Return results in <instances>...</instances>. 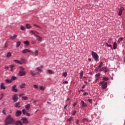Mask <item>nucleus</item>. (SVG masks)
<instances>
[{"label": "nucleus", "mask_w": 125, "mask_h": 125, "mask_svg": "<svg viewBox=\"0 0 125 125\" xmlns=\"http://www.w3.org/2000/svg\"><path fill=\"white\" fill-rule=\"evenodd\" d=\"M33 26H34V27H36V28H41V27L36 24H34Z\"/></svg>", "instance_id": "8fccbe9b"}, {"label": "nucleus", "mask_w": 125, "mask_h": 125, "mask_svg": "<svg viewBox=\"0 0 125 125\" xmlns=\"http://www.w3.org/2000/svg\"><path fill=\"white\" fill-rule=\"evenodd\" d=\"M88 102H89L90 103H92V99H89V100H88Z\"/></svg>", "instance_id": "4d7b16f0"}, {"label": "nucleus", "mask_w": 125, "mask_h": 125, "mask_svg": "<svg viewBox=\"0 0 125 125\" xmlns=\"http://www.w3.org/2000/svg\"><path fill=\"white\" fill-rule=\"evenodd\" d=\"M36 102H38V101H34L33 102V103H36Z\"/></svg>", "instance_id": "774afa93"}, {"label": "nucleus", "mask_w": 125, "mask_h": 125, "mask_svg": "<svg viewBox=\"0 0 125 125\" xmlns=\"http://www.w3.org/2000/svg\"><path fill=\"white\" fill-rule=\"evenodd\" d=\"M117 49V42H114L113 43V49Z\"/></svg>", "instance_id": "7c9ffc66"}, {"label": "nucleus", "mask_w": 125, "mask_h": 125, "mask_svg": "<svg viewBox=\"0 0 125 125\" xmlns=\"http://www.w3.org/2000/svg\"><path fill=\"white\" fill-rule=\"evenodd\" d=\"M21 31H25V27H24V26L23 25H21Z\"/></svg>", "instance_id": "79ce46f5"}, {"label": "nucleus", "mask_w": 125, "mask_h": 125, "mask_svg": "<svg viewBox=\"0 0 125 125\" xmlns=\"http://www.w3.org/2000/svg\"><path fill=\"white\" fill-rule=\"evenodd\" d=\"M8 46H7V42H6L5 43V45H4V48H7Z\"/></svg>", "instance_id": "603ef678"}, {"label": "nucleus", "mask_w": 125, "mask_h": 125, "mask_svg": "<svg viewBox=\"0 0 125 125\" xmlns=\"http://www.w3.org/2000/svg\"><path fill=\"white\" fill-rule=\"evenodd\" d=\"M33 86L35 88H36V89H38V88H39V86H38V85H33Z\"/></svg>", "instance_id": "49530a36"}, {"label": "nucleus", "mask_w": 125, "mask_h": 125, "mask_svg": "<svg viewBox=\"0 0 125 125\" xmlns=\"http://www.w3.org/2000/svg\"><path fill=\"white\" fill-rule=\"evenodd\" d=\"M107 46H108V47H112V45L109 44L107 43H106Z\"/></svg>", "instance_id": "5fc2aeb1"}, {"label": "nucleus", "mask_w": 125, "mask_h": 125, "mask_svg": "<svg viewBox=\"0 0 125 125\" xmlns=\"http://www.w3.org/2000/svg\"><path fill=\"white\" fill-rule=\"evenodd\" d=\"M42 69L40 68V67H37L36 69V71H38L37 72V74H40V73H41L42 72Z\"/></svg>", "instance_id": "b1692460"}, {"label": "nucleus", "mask_w": 125, "mask_h": 125, "mask_svg": "<svg viewBox=\"0 0 125 125\" xmlns=\"http://www.w3.org/2000/svg\"><path fill=\"white\" fill-rule=\"evenodd\" d=\"M88 94L86 92H84L83 94V95H84V96H85V95H87Z\"/></svg>", "instance_id": "13d9d810"}, {"label": "nucleus", "mask_w": 125, "mask_h": 125, "mask_svg": "<svg viewBox=\"0 0 125 125\" xmlns=\"http://www.w3.org/2000/svg\"><path fill=\"white\" fill-rule=\"evenodd\" d=\"M28 52H31V50L28 49H25L22 51V53H28Z\"/></svg>", "instance_id": "f3484780"}, {"label": "nucleus", "mask_w": 125, "mask_h": 125, "mask_svg": "<svg viewBox=\"0 0 125 125\" xmlns=\"http://www.w3.org/2000/svg\"><path fill=\"white\" fill-rule=\"evenodd\" d=\"M27 99H28V98H27V97H22V100H27Z\"/></svg>", "instance_id": "de8ad7c7"}, {"label": "nucleus", "mask_w": 125, "mask_h": 125, "mask_svg": "<svg viewBox=\"0 0 125 125\" xmlns=\"http://www.w3.org/2000/svg\"><path fill=\"white\" fill-rule=\"evenodd\" d=\"M23 95H24V94H21L20 95V97H21V96H23Z\"/></svg>", "instance_id": "e2e57ef3"}, {"label": "nucleus", "mask_w": 125, "mask_h": 125, "mask_svg": "<svg viewBox=\"0 0 125 125\" xmlns=\"http://www.w3.org/2000/svg\"><path fill=\"white\" fill-rule=\"evenodd\" d=\"M25 26L26 29H32V25L30 24H26Z\"/></svg>", "instance_id": "412c9836"}, {"label": "nucleus", "mask_w": 125, "mask_h": 125, "mask_svg": "<svg viewBox=\"0 0 125 125\" xmlns=\"http://www.w3.org/2000/svg\"><path fill=\"white\" fill-rule=\"evenodd\" d=\"M106 69V67H103L99 69L100 72H102V71H104Z\"/></svg>", "instance_id": "ea45409f"}, {"label": "nucleus", "mask_w": 125, "mask_h": 125, "mask_svg": "<svg viewBox=\"0 0 125 125\" xmlns=\"http://www.w3.org/2000/svg\"><path fill=\"white\" fill-rule=\"evenodd\" d=\"M15 121L14 118L11 115H9L4 120L5 124L4 125H14Z\"/></svg>", "instance_id": "f257e3e1"}, {"label": "nucleus", "mask_w": 125, "mask_h": 125, "mask_svg": "<svg viewBox=\"0 0 125 125\" xmlns=\"http://www.w3.org/2000/svg\"><path fill=\"white\" fill-rule=\"evenodd\" d=\"M77 113V111H76V110H74L73 111H72V116H75V115H76V113Z\"/></svg>", "instance_id": "a18cd8bd"}, {"label": "nucleus", "mask_w": 125, "mask_h": 125, "mask_svg": "<svg viewBox=\"0 0 125 125\" xmlns=\"http://www.w3.org/2000/svg\"><path fill=\"white\" fill-rule=\"evenodd\" d=\"M81 106L82 107H87V104L83 102V101H81Z\"/></svg>", "instance_id": "dca6fc26"}, {"label": "nucleus", "mask_w": 125, "mask_h": 125, "mask_svg": "<svg viewBox=\"0 0 125 125\" xmlns=\"http://www.w3.org/2000/svg\"><path fill=\"white\" fill-rule=\"evenodd\" d=\"M88 60L90 62V61H91V59L89 58V59H88Z\"/></svg>", "instance_id": "338daca9"}, {"label": "nucleus", "mask_w": 125, "mask_h": 125, "mask_svg": "<svg viewBox=\"0 0 125 125\" xmlns=\"http://www.w3.org/2000/svg\"><path fill=\"white\" fill-rule=\"evenodd\" d=\"M22 115V111L21 110H17L16 111L15 116L16 117H20Z\"/></svg>", "instance_id": "423d86ee"}, {"label": "nucleus", "mask_w": 125, "mask_h": 125, "mask_svg": "<svg viewBox=\"0 0 125 125\" xmlns=\"http://www.w3.org/2000/svg\"><path fill=\"white\" fill-rule=\"evenodd\" d=\"M30 75L32 76V77H34V76H36L37 75V73H34L33 70L30 71Z\"/></svg>", "instance_id": "a878e982"}, {"label": "nucleus", "mask_w": 125, "mask_h": 125, "mask_svg": "<svg viewBox=\"0 0 125 125\" xmlns=\"http://www.w3.org/2000/svg\"><path fill=\"white\" fill-rule=\"evenodd\" d=\"M40 88L41 90H42L43 91V90H44V87H43V86H40Z\"/></svg>", "instance_id": "09e8293b"}, {"label": "nucleus", "mask_w": 125, "mask_h": 125, "mask_svg": "<svg viewBox=\"0 0 125 125\" xmlns=\"http://www.w3.org/2000/svg\"><path fill=\"white\" fill-rule=\"evenodd\" d=\"M15 107L16 108H20V107H21V106H20V103H17L15 105Z\"/></svg>", "instance_id": "393cba45"}, {"label": "nucleus", "mask_w": 125, "mask_h": 125, "mask_svg": "<svg viewBox=\"0 0 125 125\" xmlns=\"http://www.w3.org/2000/svg\"><path fill=\"white\" fill-rule=\"evenodd\" d=\"M67 121L71 123V122H74V118L71 117L69 119H67Z\"/></svg>", "instance_id": "2f4dec72"}, {"label": "nucleus", "mask_w": 125, "mask_h": 125, "mask_svg": "<svg viewBox=\"0 0 125 125\" xmlns=\"http://www.w3.org/2000/svg\"><path fill=\"white\" fill-rule=\"evenodd\" d=\"M103 81H109V78L106 77H104L103 78Z\"/></svg>", "instance_id": "e433bc0d"}, {"label": "nucleus", "mask_w": 125, "mask_h": 125, "mask_svg": "<svg viewBox=\"0 0 125 125\" xmlns=\"http://www.w3.org/2000/svg\"><path fill=\"white\" fill-rule=\"evenodd\" d=\"M12 55V53L11 52H8L6 55L7 58H9V57H11Z\"/></svg>", "instance_id": "5701e85b"}, {"label": "nucleus", "mask_w": 125, "mask_h": 125, "mask_svg": "<svg viewBox=\"0 0 125 125\" xmlns=\"http://www.w3.org/2000/svg\"><path fill=\"white\" fill-rule=\"evenodd\" d=\"M2 113H3L4 115H6V113H5V109H3L2 111Z\"/></svg>", "instance_id": "864d4df0"}, {"label": "nucleus", "mask_w": 125, "mask_h": 125, "mask_svg": "<svg viewBox=\"0 0 125 125\" xmlns=\"http://www.w3.org/2000/svg\"><path fill=\"white\" fill-rule=\"evenodd\" d=\"M22 112L23 115H26L27 117H30V116H31V114L27 112L26 111V110H25L24 109H23L22 110Z\"/></svg>", "instance_id": "9d476101"}, {"label": "nucleus", "mask_w": 125, "mask_h": 125, "mask_svg": "<svg viewBox=\"0 0 125 125\" xmlns=\"http://www.w3.org/2000/svg\"><path fill=\"white\" fill-rule=\"evenodd\" d=\"M14 102H17V101H18V95L17 94H16V95H14L13 97V98H12Z\"/></svg>", "instance_id": "0eeeda50"}, {"label": "nucleus", "mask_w": 125, "mask_h": 125, "mask_svg": "<svg viewBox=\"0 0 125 125\" xmlns=\"http://www.w3.org/2000/svg\"><path fill=\"white\" fill-rule=\"evenodd\" d=\"M108 71H109V69L108 68V67H105V69L104 70V73H107V72H108Z\"/></svg>", "instance_id": "a19ab883"}, {"label": "nucleus", "mask_w": 125, "mask_h": 125, "mask_svg": "<svg viewBox=\"0 0 125 125\" xmlns=\"http://www.w3.org/2000/svg\"><path fill=\"white\" fill-rule=\"evenodd\" d=\"M83 71H81V73L80 74V79L83 78Z\"/></svg>", "instance_id": "c9c22d12"}, {"label": "nucleus", "mask_w": 125, "mask_h": 125, "mask_svg": "<svg viewBox=\"0 0 125 125\" xmlns=\"http://www.w3.org/2000/svg\"><path fill=\"white\" fill-rule=\"evenodd\" d=\"M21 121L22 122V124H24V125H27V124H29V121H28V119L25 117L22 118L21 119Z\"/></svg>", "instance_id": "39448f33"}, {"label": "nucleus", "mask_w": 125, "mask_h": 125, "mask_svg": "<svg viewBox=\"0 0 125 125\" xmlns=\"http://www.w3.org/2000/svg\"><path fill=\"white\" fill-rule=\"evenodd\" d=\"M123 40V37H120L119 39H118V43H120Z\"/></svg>", "instance_id": "4c0bfd02"}, {"label": "nucleus", "mask_w": 125, "mask_h": 125, "mask_svg": "<svg viewBox=\"0 0 125 125\" xmlns=\"http://www.w3.org/2000/svg\"><path fill=\"white\" fill-rule=\"evenodd\" d=\"M75 106H77V103H74L73 104V106H74V107H75Z\"/></svg>", "instance_id": "bf43d9fd"}, {"label": "nucleus", "mask_w": 125, "mask_h": 125, "mask_svg": "<svg viewBox=\"0 0 125 125\" xmlns=\"http://www.w3.org/2000/svg\"><path fill=\"white\" fill-rule=\"evenodd\" d=\"M46 74L52 75V74H54V72L53 71H52V70H51V69H48L46 70Z\"/></svg>", "instance_id": "2eb2a0df"}, {"label": "nucleus", "mask_w": 125, "mask_h": 125, "mask_svg": "<svg viewBox=\"0 0 125 125\" xmlns=\"http://www.w3.org/2000/svg\"><path fill=\"white\" fill-rule=\"evenodd\" d=\"M20 45H21V42H20V41L17 42H16V47L17 48L19 47V46H20Z\"/></svg>", "instance_id": "aec40b11"}, {"label": "nucleus", "mask_w": 125, "mask_h": 125, "mask_svg": "<svg viewBox=\"0 0 125 125\" xmlns=\"http://www.w3.org/2000/svg\"><path fill=\"white\" fill-rule=\"evenodd\" d=\"M11 80H12V81H15V80H17V77L15 76H12Z\"/></svg>", "instance_id": "473e14b6"}, {"label": "nucleus", "mask_w": 125, "mask_h": 125, "mask_svg": "<svg viewBox=\"0 0 125 125\" xmlns=\"http://www.w3.org/2000/svg\"><path fill=\"white\" fill-rule=\"evenodd\" d=\"M14 62H15V63H17L18 64H20V65H22V64L26 63V61L24 59H22L21 61L17 60H14Z\"/></svg>", "instance_id": "7ed1b4c3"}, {"label": "nucleus", "mask_w": 125, "mask_h": 125, "mask_svg": "<svg viewBox=\"0 0 125 125\" xmlns=\"http://www.w3.org/2000/svg\"><path fill=\"white\" fill-rule=\"evenodd\" d=\"M80 91H82V92H83L84 91V90H83V89H81V90L79 91V92H80Z\"/></svg>", "instance_id": "680f3d73"}, {"label": "nucleus", "mask_w": 125, "mask_h": 125, "mask_svg": "<svg viewBox=\"0 0 125 125\" xmlns=\"http://www.w3.org/2000/svg\"><path fill=\"white\" fill-rule=\"evenodd\" d=\"M66 76H67V72H65L64 73H63V77H66Z\"/></svg>", "instance_id": "3c124183"}, {"label": "nucleus", "mask_w": 125, "mask_h": 125, "mask_svg": "<svg viewBox=\"0 0 125 125\" xmlns=\"http://www.w3.org/2000/svg\"><path fill=\"white\" fill-rule=\"evenodd\" d=\"M6 83H12V80L11 79H6L5 80Z\"/></svg>", "instance_id": "a211bd4d"}, {"label": "nucleus", "mask_w": 125, "mask_h": 125, "mask_svg": "<svg viewBox=\"0 0 125 125\" xmlns=\"http://www.w3.org/2000/svg\"><path fill=\"white\" fill-rule=\"evenodd\" d=\"M0 87L1 89H5V86H4V84L3 83H1Z\"/></svg>", "instance_id": "bb28decb"}, {"label": "nucleus", "mask_w": 125, "mask_h": 125, "mask_svg": "<svg viewBox=\"0 0 125 125\" xmlns=\"http://www.w3.org/2000/svg\"><path fill=\"white\" fill-rule=\"evenodd\" d=\"M101 84H103L102 85V88L103 89H105V88H107V83H104V82H101L100 83Z\"/></svg>", "instance_id": "20e7f679"}, {"label": "nucleus", "mask_w": 125, "mask_h": 125, "mask_svg": "<svg viewBox=\"0 0 125 125\" xmlns=\"http://www.w3.org/2000/svg\"><path fill=\"white\" fill-rule=\"evenodd\" d=\"M14 125H23V123L21 122V121L19 120L16 122H15V120L14 121Z\"/></svg>", "instance_id": "9b49d317"}, {"label": "nucleus", "mask_w": 125, "mask_h": 125, "mask_svg": "<svg viewBox=\"0 0 125 125\" xmlns=\"http://www.w3.org/2000/svg\"><path fill=\"white\" fill-rule=\"evenodd\" d=\"M19 69H20L19 72H21H21H24V70H25V68H24L23 67L20 66Z\"/></svg>", "instance_id": "c85d7f7f"}, {"label": "nucleus", "mask_w": 125, "mask_h": 125, "mask_svg": "<svg viewBox=\"0 0 125 125\" xmlns=\"http://www.w3.org/2000/svg\"><path fill=\"white\" fill-rule=\"evenodd\" d=\"M23 43H24V44H26L27 45H30V42H29L28 41L24 42Z\"/></svg>", "instance_id": "f704fd0d"}, {"label": "nucleus", "mask_w": 125, "mask_h": 125, "mask_svg": "<svg viewBox=\"0 0 125 125\" xmlns=\"http://www.w3.org/2000/svg\"><path fill=\"white\" fill-rule=\"evenodd\" d=\"M20 87V88H25L26 87V84L25 83L21 84Z\"/></svg>", "instance_id": "4be33fe9"}, {"label": "nucleus", "mask_w": 125, "mask_h": 125, "mask_svg": "<svg viewBox=\"0 0 125 125\" xmlns=\"http://www.w3.org/2000/svg\"><path fill=\"white\" fill-rule=\"evenodd\" d=\"M92 56L95 61H97V60H98V58H99V56L98 54L94 52H92Z\"/></svg>", "instance_id": "f03ea898"}, {"label": "nucleus", "mask_w": 125, "mask_h": 125, "mask_svg": "<svg viewBox=\"0 0 125 125\" xmlns=\"http://www.w3.org/2000/svg\"><path fill=\"white\" fill-rule=\"evenodd\" d=\"M18 75L21 77H23V76H25L26 75V71H19Z\"/></svg>", "instance_id": "4468645a"}, {"label": "nucleus", "mask_w": 125, "mask_h": 125, "mask_svg": "<svg viewBox=\"0 0 125 125\" xmlns=\"http://www.w3.org/2000/svg\"><path fill=\"white\" fill-rule=\"evenodd\" d=\"M76 124H77V125H78V124H79V120H76Z\"/></svg>", "instance_id": "0e129e2a"}, {"label": "nucleus", "mask_w": 125, "mask_h": 125, "mask_svg": "<svg viewBox=\"0 0 125 125\" xmlns=\"http://www.w3.org/2000/svg\"><path fill=\"white\" fill-rule=\"evenodd\" d=\"M14 67V65H10V68H11V69H10V71L11 72H13V68Z\"/></svg>", "instance_id": "72a5a7b5"}, {"label": "nucleus", "mask_w": 125, "mask_h": 125, "mask_svg": "<svg viewBox=\"0 0 125 125\" xmlns=\"http://www.w3.org/2000/svg\"><path fill=\"white\" fill-rule=\"evenodd\" d=\"M25 107L26 110H29V109H30V107H31V105L30 104H27L25 105Z\"/></svg>", "instance_id": "cd10ccee"}, {"label": "nucleus", "mask_w": 125, "mask_h": 125, "mask_svg": "<svg viewBox=\"0 0 125 125\" xmlns=\"http://www.w3.org/2000/svg\"><path fill=\"white\" fill-rule=\"evenodd\" d=\"M29 33L31 34V35H34L35 37H36V35H37L36 34H37V35H40V33H39V32H38L37 31H34V30L29 31Z\"/></svg>", "instance_id": "1a4fd4ad"}, {"label": "nucleus", "mask_w": 125, "mask_h": 125, "mask_svg": "<svg viewBox=\"0 0 125 125\" xmlns=\"http://www.w3.org/2000/svg\"><path fill=\"white\" fill-rule=\"evenodd\" d=\"M17 86L16 85H14L12 86V91H13V92H17V91H18V90H17V89H16Z\"/></svg>", "instance_id": "ddd939ff"}, {"label": "nucleus", "mask_w": 125, "mask_h": 125, "mask_svg": "<svg viewBox=\"0 0 125 125\" xmlns=\"http://www.w3.org/2000/svg\"><path fill=\"white\" fill-rule=\"evenodd\" d=\"M34 54L35 56H38V55H39V50H36L34 52Z\"/></svg>", "instance_id": "58836bf2"}, {"label": "nucleus", "mask_w": 125, "mask_h": 125, "mask_svg": "<svg viewBox=\"0 0 125 125\" xmlns=\"http://www.w3.org/2000/svg\"><path fill=\"white\" fill-rule=\"evenodd\" d=\"M102 66H103V62H102L99 65L98 69H99V68H101V67H102Z\"/></svg>", "instance_id": "37998d69"}, {"label": "nucleus", "mask_w": 125, "mask_h": 125, "mask_svg": "<svg viewBox=\"0 0 125 125\" xmlns=\"http://www.w3.org/2000/svg\"><path fill=\"white\" fill-rule=\"evenodd\" d=\"M83 123H86V122H88V120H87L86 118H85L83 119Z\"/></svg>", "instance_id": "c03bdc74"}, {"label": "nucleus", "mask_w": 125, "mask_h": 125, "mask_svg": "<svg viewBox=\"0 0 125 125\" xmlns=\"http://www.w3.org/2000/svg\"><path fill=\"white\" fill-rule=\"evenodd\" d=\"M84 87H85V85H83L82 86V88H84Z\"/></svg>", "instance_id": "69168bd1"}, {"label": "nucleus", "mask_w": 125, "mask_h": 125, "mask_svg": "<svg viewBox=\"0 0 125 125\" xmlns=\"http://www.w3.org/2000/svg\"><path fill=\"white\" fill-rule=\"evenodd\" d=\"M63 83H64L65 84H68V81H65L63 82Z\"/></svg>", "instance_id": "6e6d98bb"}, {"label": "nucleus", "mask_w": 125, "mask_h": 125, "mask_svg": "<svg viewBox=\"0 0 125 125\" xmlns=\"http://www.w3.org/2000/svg\"><path fill=\"white\" fill-rule=\"evenodd\" d=\"M95 77L96 78V81H97V80H98V78L100 77V73L96 74Z\"/></svg>", "instance_id": "c756f323"}, {"label": "nucleus", "mask_w": 125, "mask_h": 125, "mask_svg": "<svg viewBox=\"0 0 125 125\" xmlns=\"http://www.w3.org/2000/svg\"><path fill=\"white\" fill-rule=\"evenodd\" d=\"M8 68H9V67H8V66H5L4 69H5L6 70H7L8 69Z\"/></svg>", "instance_id": "052dcab7"}, {"label": "nucleus", "mask_w": 125, "mask_h": 125, "mask_svg": "<svg viewBox=\"0 0 125 125\" xmlns=\"http://www.w3.org/2000/svg\"><path fill=\"white\" fill-rule=\"evenodd\" d=\"M124 9H125V8H124V7H121L120 9H119L118 13V15H119V16H122V14L123 13V10H124Z\"/></svg>", "instance_id": "f8f14e48"}, {"label": "nucleus", "mask_w": 125, "mask_h": 125, "mask_svg": "<svg viewBox=\"0 0 125 125\" xmlns=\"http://www.w3.org/2000/svg\"><path fill=\"white\" fill-rule=\"evenodd\" d=\"M16 38H17V35L15 34V35H14L13 36H11L10 37V40H15L16 39Z\"/></svg>", "instance_id": "6ab92c4d"}, {"label": "nucleus", "mask_w": 125, "mask_h": 125, "mask_svg": "<svg viewBox=\"0 0 125 125\" xmlns=\"http://www.w3.org/2000/svg\"><path fill=\"white\" fill-rule=\"evenodd\" d=\"M35 37L36 38L37 41H38V42H42V37H41L37 34L35 35Z\"/></svg>", "instance_id": "6e6552de"}]
</instances>
